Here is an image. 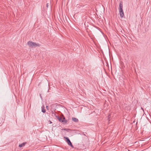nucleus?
<instances>
[{
	"label": "nucleus",
	"mask_w": 151,
	"mask_h": 151,
	"mask_svg": "<svg viewBox=\"0 0 151 151\" xmlns=\"http://www.w3.org/2000/svg\"><path fill=\"white\" fill-rule=\"evenodd\" d=\"M120 17L122 18L124 16V14L123 9H119Z\"/></svg>",
	"instance_id": "nucleus-4"
},
{
	"label": "nucleus",
	"mask_w": 151,
	"mask_h": 151,
	"mask_svg": "<svg viewBox=\"0 0 151 151\" xmlns=\"http://www.w3.org/2000/svg\"><path fill=\"white\" fill-rule=\"evenodd\" d=\"M64 130H65V131H68V130H69V129H64Z\"/></svg>",
	"instance_id": "nucleus-9"
},
{
	"label": "nucleus",
	"mask_w": 151,
	"mask_h": 151,
	"mask_svg": "<svg viewBox=\"0 0 151 151\" xmlns=\"http://www.w3.org/2000/svg\"><path fill=\"white\" fill-rule=\"evenodd\" d=\"M119 9H122L123 4H122V2H120V4H119Z\"/></svg>",
	"instance_id": "nucleus-7"
},
{
	"label": "nucleus",
	"mask_w": 151,
	"mask_h": 151,
	"mask_svg": "<svg viewBox=\"0 0 151 151\" xmlns=\"http://www.w3.org/2000/svg\"><path fill=\"white\" fill-rule=\"evenodd\" d=\"M27 44L30 47H39L40 46V45L38 43L30 41H29L27 42Z\"/></svg>",
	"instance_id": "nucleus-1"
},
{
	"label": "nucleus",
	"mask_w": 151,
	"mask_h": 151,
	"mask_svg": "<svg viewBox=\"0 0 151 151\" xmlns=\"http://www.w3.org/2000/svg\"><path fill=\"white\" fill-rule=\"evenodd\" d=\"M26 142H23L21 144H20L19 145V147H24L25 145L26 144Z\"/></svg>",
	"instance_id": "nucleus-8"
},
{
	"label": "nucleus",
	"mask_w": 151,
	"mask_h": 151,
	"mask_svg": "<svg viewBox=\"0 0 151 151\" xmlns=\"http://www.w3.org/2000/svg\"><path fill=\"white\" fill-rule=\"evenodd\" d=\"M41 95H40V98H41V99H42V97L41 96Z\"/></svg>",
	"instance_id": "nucleus-12"
},
{
	"label": "nucleus",
	"mask_w": 151,
	"mask_h": 151,
	"mask_svg": "<svg viewBox=\"0 0 151 151\" xmlns=\"http://www.w3.org/2000/svg\"><path fill=\"white\" fill-rule=\"evenodd\" d=\"M49 5H50L48 3H47V7H48V6H49Z\"/></svg>",
	"instance_id": "nucleus-10"
},
{
	"label": "nucleus",
	"mask_w": 151,
	"mask_h": 151,
	"mask_svg": "<svg viewBox=\"0 0 151 151\" xmlns=\"http://www.w3.org/2000/svg\"><path fill=\"white\" fill-rule=\"evenodd\" d=\"M48 106H46V108L47 109H48Z\"/></svg>",
	"instance_id": "nucleus-11"
},
{
	"label": "nucleus",
	"mask_w": 151,
	"mask_h": 151,
	"mask_svg": "<svg viewBox=\"0 0 151 151\" xmlns=\"http://www.w3.org/2000/svg\"><path fill=\"white\" fill-rule=\"evenodd\" d=\"M141 109H142L143 110V109L142 107L141 108Z\"/></svg>",
	"instance_id": "nucleus-15"
},
{
	"label": "nucleus",
	"mask_w": 151,
	"mask_h": 151,
	"mask_svg": "<svg viewBox=\"0 0 151 151\" xmlns=\"http://www.w3.org/2000/svg\"><path fill=\"white\" fill-rule=\"evenodd\" d=\"M110 115H109L108 116L109 119V118H110Z\"/></svg>",
	"instance_id": "nucleus-13"
},
{
	"label": "nucleus",
	"mask_w": 151,
	"mask_h": 151,
	"mask_svg": "<svg viewBox=\"0 0 151 151\" xmlns=\"http://www.w3.org/2000/svg\"><path fill=\"white\" fill-rule=\"evenodd\" d=\"M58 120L61 122H63L64 124H65L67 123V121L65 120V117L62 118L61 117H60L59 116L58 117Z\"/></svg>",
	"instance_id": "nucleus-2"
},
{
	"label": "nucleus",
	"mask_w": 151,
	"mask_h": 151,
	"mask_svg": "<svg viewBox=\"0 0 151 151\" xmlns=\"http://www.w3.org/2000/svg\"><path fill=\"white\" fill-rule=\"evenodd\" d=\"M64 139H65V141L70 146L72 147H73V145L70 142L69 139L68 137H64Z\"/></svg>",
	"instance_id": "nucleus-3"
},
{
	"label": "nucleus",
	"mask_w": 151,
	"mask_h": 151,
	"mask_svg": "<svg viewBox=\"0 0 151 151\" xmlns=\"http://www.w3.org/2000/svg\"><path fill=\"white\" fill-rule=\"evenodd\" d=\"M52 123V122L50 121V124H51V123Z\"/></svg>",
	"instance_id": "nucleus-14"
},
{
	"label": "nucleus",
	"mask_w": 151,
	"mask_h": 151,
	"mask_svg": "<svg viewBox=\"0 0 151 151\" xmlns=\"http://www.w3.org/2000/svg\"><path fill=\"white\" fill-rule=\"evenodd\" d=\"M42 111L44 113H45L46 112L45 110V106L44 105L42 106Z\"/></svg>",
	"instance_id": "nucleus-6"
},
{
	"label": "nucleus",
	"mask_w": 151,
	"mask_h": 151,
	"mask_svg": "<svg viewBox=\"0 0 151 151\" xmlns=\"http://www.w3.org/2000/svg\"><path fill=\"white\" fill-rule=\"evenodd\" d=\"M72 119L74 122H78V119L75 118V117H72Z\"/></svg>",
	"instance_id": "nucleus-5"
}]
</instances>
